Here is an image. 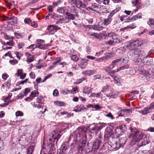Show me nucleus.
<instances>
[{
    "mask_svg": "<svg viewBox=\"0 0 154 154\" xmlns=\"http://www.w3.org/2000/svg\"><path fill=\"white\" fill-rule=\"evenodd\" d=\"M49 15H50L51 17V18L56 20H58L59 18L63 17L62 16L58 15L54 13L52 14L49 13Z\"/></svg>",
    "mask_w": 154,
    "mask_h": 154,
    "instance_id": "obj_19",
    "label": "nucleus"
},
{
    "mask_svg": "<svg viewBox=\"0 0 154 154\" xmlns=\"http://www.w3.org/2000/svg\"><path fill=\"white\" fill-rule=\"evenodd\" d=\"M25 94L23 92H21L20 94H19L17 96L18 98L20 99L22 98L25 95Z\"/></svg>",
    "mask_w": 154,
    "mask_h": 154,
    "instance_id": "obj_56",
    "label": "nucleus"
},
{
    "mask_svg": "<svg viewBox=\"0 0 154 154\" xmlns=\"http://www.w3.org/2000/svg\"><path fill=\"white\" fill-rule=\"evenodd\" d=\"M132 3L135 5L138 6L140 4V0H134L132 1Z\"/></svg>",
    "mask_w": 154,
    "mask_h": 154,
    "instance_id": "obj_34",
    "label": "nucleus"
},
{
    "mask_svg": "<svg viewBox=\"0 0 154 154\" xmlns=\"http://www.w3.org/2000/svg\"><path fill=\"white\" fill-rule=\"evenodd\" d=\"M129 58L128 56L126 57L125 58L122 59V64H126L128 62L129 60Z\"/></svg>",
    "mask_w": 154,
    "mask_h": 154,
    "instance_id": "obj_37",
    "label": "nucleus"
},
{
    "mask_svg": "<svg viewBox=\"0 0 154 154\" xmlns=\"http://www.w3.org/2000/svg\"><path fill=\"white\" fill-rule=\"evenodd\" d=\"M115 83L116 84H120L121 82V79L119 76H115L113 78Z\"/></svg>",
    "mask_w": 154,
    "mask_h": 154,
    "instance_id": "obj_27",
    "label": "nucleus"
},
{
    "mask_svg": "<svg viewBox=\"0 0 154 154\" xmlns=\"http://www.w3.org/2000/svg\"><path fill=\"white\" fill-rule=\"evenodd\" d=\"M61 115H66V117L68 118L70 117L71 116H73V114L69 113L67 112V111H64L61 112Z\"/></svg>",
    "mask_w": 154,
    "mask_h": 154,
    "instance_id": "obj_31",
    "label": "nucleus"
},
{
    "mask_svg": "<svg viewBox=\"0 0 154 154\" xmlns=\"http://www.w3.org/2000/svg\"><path fill=\"white\" fill-rule=\"evenodd\" d=\"M28 79H26L24 81H20L18 82V84L19 85H21V84H23L24 83H26L27 82L28 80Z\"/></svg>",
    "mask_w": 154,
    "mask_h": 154,
    "instance_id": "obj_60",
    "label": "nucleus"
},
{
    "mask_svg": "<svg viewBox=\"0 0 154 154\" xmlns=\"http://www.w3.org/2000/svg\"><path fill=\"white\" fill-rule=\"evenodd\" d=\"M60 29V27L54 25H50L47 27V29L50 32V33L52 35L54 34L57 30Z\"/></svg>",
    "mask_w": 154,
    "mask_h": 154,
    "instance_id": "obj_12",
    "label": "nucleus"
},
{
    "mask_svg": "<svg viewBox=\"0 0 154 154\" xmlns=\"http://www.w3.org/2000/svg\"><path fill=\"white\" fill-rule=\"evenodd\" d=\"M70 12L74 14L75 16H78L77 10L75 8V6L71 7L70 8Z\"/></svg>",
    "mask_w": 154,
    "mask_h": 154,
    "instance_id": "obj_18",
    "label": "nucleus"
},
{
    "mask_svg": "<svg viewBox=\"0 0 154 154\" xmlns=\"http://www.w3.org/2000/svg\"><path fill=\"white\" fill-rule=\"evenodd\" d=\"M149 55L150 54H149L148 53L146 57H143V60L142 61L143 63L144 64H147L148 63H149L148 62L147 60H146V59L147 57H149Z\"/></svg>",
    "mask_w": 154,
    "mask_h": 154,
    "instance_id": "obj_36",
    "label": "nucleus"
},
{
    "mask_svg": "<svg viewBox=\"0 0 154 154\" xmlns=\"http://www.w3.org/2000/svg\"><path fill=\"white\" fill-rule=\"evenodd\" d=\"M24 22L26 23L29 24L31 22V20L30 18H26L24 19Z\"/></svg>",
    "mask_w": 154,
    "mask_h": 154,
    "instance_id": "obj_53",
    "label": "nucleus"
},
{
    "mask_svg": "<svg viewBox=\"0 0 154 154\" xmlns=\"http://www.w3.org/2000/svg\"><path fill=\"white\" fill-rule=\"evenodd\" d=\"M131 52L132 53V57L134 60L137 63L142 61V58L146 55V53L144 51H141L139 48L132 50Z\"/></svg>",
    "mask_w": 154,
    "mask_h": 154,
    "instance_id": "obj_3",
    "label": "nucleus"
},
{
    "mask_svg": "<svg viewBox=\"0 0 154 154\" xmlns=\"http://www.w3.org/2000/svg\"><path fill=\"white\" fill-rule=\"evenodd\" d=\"M71 59L75 61H76L78 60V58L77 57V56L76 55H73L72 56Z\"/></svg>",
    "mask_w": 154,
    "mask_h": 154,
    "instance_id": "obj_57",
    "label": "nucleus"
},
{
    "mask_svg": "<svg viewBox=\"0 0 154 154\" xmlns=\"http://www.w3.org/2000/svg\"><path fill=\"white\" fill-rule=\"evenodd\" d=\"M136 27V26L134 24L129 25L128 26L126 27L127 28L134 29Z\"/></svg>",
    "mask_w": 154,
    "mask_h": 154,
    "instance_id": "obj_64",
    "label": "nucleus"
},
{
    "mask_svg": "<svg viewBox=\"0 0 154 154\" xmlns=\"http://www.w3.org/2000/svg\"><path fill=\"white\" fill-rule=\"evenodd\" d=\"M33 147L32 146H30L29 148L27 149V154H32V150Z\"/></svg>",
    "mask_w": 154,
    "mask_h": 154,
    "instance_id": "obj_48",
    "label": "nucleus"
},
{
    "mask_svg": "<svg viewBox=\"0 0 154 154\" xmlns=\"http://www.w3.org/2000/svg\"><path fill=\"white\" fill-rule=\"evenodd\" d=\"M37 102L38 103H43L44 101L43 98L42 96L38 97L37 98Z\"/></svg>",
    "mask_w": 154,
    "mask_h": 154,
    "instance_id": "obj_41",
    "label": "nucleus"
},
{
    "mask_svg": "<svg viewBox=\"0 0 154 154\" xmlns=\"http://www.w3.org/2000/svg\"><path fill=\"white\" fill-rule=\"evenodd\" d=\"M104 69L107 73H108L111 70V69L110 67H109V66L105 67L104 68Z\"/></svg>",
    "mask_w": 154,
    "mask_h": 154,
    "instance_id": "obj_54",
    "label": "nucleus"
},
{
    "mask_svg": "<svg viewBox=\"0 0 154 154\" xmlns=\"http://www.w3.org/2000/svg\"><path fill=\"white\" fill-rule=\"evenodd\" d=\"M122 132H121V130L119 128L117 127L115 129V133L117 134H121Z\"/></svg>",
    "mask_w": 154,
    "mask_h": 154,
    "instance_id": "obj_49",
    "label": "nucleus"
},
{
    "mask_svg": "<svg viewBox=\"0 0 154 154\" xmlns=\"http://www.w3.org/2000/svg\"><path fill=\"white\" fill-rule=\"evenodd\" d=\"M54 104L57 106H63L65 105V103L63 102L58 101L55 102Z\"/></svg>",
    "mask_w": 154,
    "mask_h": 154,
    "instance_id": "obj_35",
    "label": "nucleus"
},
{
    "mask_svg": "<svg viewBox=\"0 0 154 154\" xmlns=\"http://www.w3.org/2000/svg\"><path fill=\"white\" fill-rule=\"evenodd\" d=\"M61 0H58L57 2H53V5L55 6H57L61 3Z\"/></svg>",
    "mask_w": 154,
    "mask_h": 154,
    "instance_id": "obj_51",
    "label": "nucleus"
},
{
    "mask_svg": "<svg viewBox=\"0 0 154 154\" xmlns=\"http://www.w3.org/2000/svg\"><path fill=\"white\" fill-rule=\"evenodd\" d=\"M88 60L87 59H82L79 63L80 66H86L87 65V61Z\"/></svg>",
    "mask_w": 154,
    "mask_h": 154,
    "instance_id": "obj_28",
    "label": "nucleus"
},
{
    "mask_svg": "<svg viewBox=\"0 0 154 154\" xmlns=\"http://www.w3.org/2000/svg\"><path fill=\"white\" fill-rule=\"evenodd\" d=\"M93 29L96 30H100L103 29V26H100L99 25H93Z\"/></svg>",
    "mask_w": 154,
    "mask_h": 154,
    "instance_id": "obj_29",
    "label": "nucleus"
},
{
    "mask_svg": "<svg viewBox=\"0 0 154 154\" xmlns=\"http://www.w3.org/2000/svg\"><path fill=\"white\" fill-rule=\"evenodd\" d=\"M23 70L22 69H19L17 70V73L15 74V75L18 77L22 74Z\"/></svg>",
    "mask_w": 154,
    "mask_h": 154,
    "instance_id": "obj_44",
    "label": "nucleus"
},
{
    "mask_svg": "<svg viewBox=\"0 0 154 154\" xmlns=\"http://www.w3.org/2000/svg\"><path fill=\"white\" fill-rule=\"evenodd\" d=\"M101 142V140H96L94 142L88 143H87L88 148L89 149H97L99 148Z\"/></svg>",
    "mask_w": 154,
    "mask_h": 154,
    "instance_id": "obj_9",
    "label": "nucleus"
},
{
    "mask_svg": "<svg viewBox=\"0 0 154 154\" xmlns=\"http://www.w3.org/2000/svg\"><path fill=\"white\" fill-rule=\"evenodd\" d=\"M131 134L132 137V140L131 142L133 144L137 143V145L139 146L146 145L149 143L150 141L149 137L145 135L143 136L142 134L138 132L137 129L130 128Z\"/></svg>",
    "mask_w": 154,
    "mask_h": 154,
    "instance_id": "obj_2",
    "label": "nucleus"
},
{
    "mask_svg": "<svg viewBox=\"0 0 154 154\" xmlns=\"http://www.w3.org/2000/svg\"><path fill=\"white\" fill-rule=\"evenodd\" d=\"M89 131L88 134L91 137H92L97 133L100 130V128L99 126L94 124L90 125L89 126Z\"/></svg>",
    "mask_w": 154,
    "mask_h": 154,
    "instance_id": "obj_7",
    "label": "nucleus"
},
{
    "mask_svg": "<svg viewBox=\"0 0 154 154\" xmlns=\"http://www.w3.org/2000/svg\"><path fill=\"white\" fill-rule=\"evenodd\" d=\"M10 63L12 64L15 65L17 63V61L16 60H10L9 61Z\"/></svg>",
    "mask_w": 154,
    "mask_h": 154,
    "instance_id": "obj_63",
    "label": "nucleus"
},
{
    "mask_svg": "<svg viewBox=\"0 0 154 154\" xmlns=\"http://www.w3.org/2000/svg\"><path fill=\"white\" fill-rule=\"evenodd\" d=\"M87 110V109L85 108L83 105H78L76 106L73 110V111L76 112H80L82 111H85Z\"/></svg>",
    "mask_w": 154,
    "mask_h": 154,
    "instance_id": "obj_13",
    "label": "nucleus"
},
{
    "mask_svg": "<svg viewBox=\"0 0 154 154\" xmlns=\"http://www.w3.org/2000/svg\"><path fill=\"white\" fill-rule=\"evenodd\" d=\"M16 116H22L23 115V113L21 111H17L15 113Z\"/></svg>",
    "mask_w": 154,
    "mask_h": 154,
    "instance_id": "obj_50",
    "label": "nucleus"
},
{
    "mask_svg": "<svg viewBox=\"0 0 154 154\" xmlns=\"http://www.w3.org/2000/svg\"><path fill=\"white\" fill-rule=\"evenodd\" d=\"M109 35L112 37V39L114 41L113 42L115 44L116 43L120 42L122 39L120 37H117V35L113 32H111Z\"/></svg>",
    "mask_w": 154,
    "mask_h": 154,
    "instance_id": "obj_11",
    "label": "nucleus"
},
{
    "mask_svg": "<svg viewBox=\"0 0 154 154\" xmlns=\"http://www.w3.org/2000/svg\"><path fill=\"white\" fill-rule=\"evenodd\" d=\"M15 36L16 37V38H21L22 37V35L18 32H15L14 33Z\"/></svg>",
    "mask_w": 154,
    "mask_h": 154,
    "instance_id": "obj_52",
    "label": "nucleus"
},
{
    "mask_svg": "<svg viewBox=\"0 0 154 154\" xmlns=\"http://www.w3.org/2000/svg\"><path fill=\"white\" fill-rule=\"evenodd\" d=\"M96 71L95 70H89L83 71L82 73L85 75H92L96 73Z\"/></svg>",
    "mask_w": 154,
    "mask_h": 154,
    "instance_id": "obj_16",
    "label": "nucleus"
},
{
    "mask_svg": "<svg viewBox=\"0 0 154 154\" xmlns=\"http://www.w3.org/2000/svg\"><path fill=\"white\" fill-rule=\"evenodd\" d=\"M4 38L6 40H12L13 39V37L12 36H10L9 35H6L4 36Z\"/></svg>",
    "mask_w": 154,
    "mask_h": 154,
    "instance_id": "obj_59",
    "label": "nucleus"
},
{
    "mask_svg": "<svg viewBox=\"0 0 154 154\" xmlns=\"http://www.w3.org/2000/svg\"><path fill=\"white\" fill-rule=\"evenodd\" d=\"M31 90L29 88H26L25 89V91L23 92L25 95L27 94Z\"/></svg>",
    "mask_w": 154,
    "mask_h": 154,
    "instance_id": "obj_62",
    "label": "nucleus"
},
{
    "mask_svg": "<svg viewBox=\"0 0 154 154\" xmlns=\"http://www.w3.org/2000/svg\"><path fill=\"white\" fill-rule=\"evenodd\" d=\"M40 49H44V47H41V45L40 44H38V45H30V46L29 47V48H33V49H34L35 48H36L37 47Z\"/></svg>",
    "mask_w": 154,
    "mask_h": 154,
    "instance_id": "obj_38",
    "label": "nucleus"
},
{
    "mask_svg": "<svg viewBox=\"0 0 154 154\" xmlns=\"http://www.w3.org/2000/svg\"><path fill=\"white\" fill-rule=\"evenodd\" d=\"M112 62L116 65L117 63L121 64H122V58L117 59L112 61Z\"/></svg>",
    "mask_w": 154,
    "mask_h": 154,
    "instance_id": "obj_30",
    "label": "nucleus"
},
{
    "mask_svg": "<svg viewBox=\"0 0 154 154\" xmlns=\"http://www.w3.org/2000/svg\"><path fill=\"white\" fill-rule=\"evenodd\" d=\"M66 14L67 16V17H66V18H67L69 19L68 20L69 21L71 20H74L75 18V15L71 13L66 11Z\"/></svg>",
    "mask_w": 154,
    "mask_h": 154,
    "instance_id": "obj_17",
    "label": "nucleus"
},
{
    "mask_svg": "<svg viewBox=\"0 0 154 154\" xmlns=\"http://www.w3.org/2000/svg\"><path fill=\"white\" fill-rule=\"evenodd\" d=\"M83 92L85 94H89L92 92L91 88L90 87L85 86L83 88Z\"/></svg>",
    "mask_w": 154,
    "mask_h": 154,
    "instance_id": "obj_20",
    "label": "nucleus"
},
{
    "mask_svg": "<svg viewBox=\"0 0 154 154\" xmlns=\"http://www.w3.org/2000/svg\"><path fill=\"white\" fill-rule=\"evenodd\" d=\"M69 146V143L68 142H65L62 144L61 148L63 151H66L68 149Z\"/></svg>",
    "mask_w": 154,
    "mask_h": 154,
    "instance_id": "obj_23",
    "label": "nucleus"
},
{
    "mask_svg": "<svg viewBox=\"0 0 154 154\" xmlns=\"http://www.w3.org/2000/svg\"><path fill=\"white\" fill-rule=\"evenodd\" d=\"M129 73L131 75H134L136 73V71L135 70L132 68H130L129 69Z\"/></svg>",
    "mask_w": 154,
    "mask_h": 154,
    "instance_id": "obj_39",
    "label": "nucleus"
},
{
    "mask_svg": "<svg viewBox=\"0 0 154 154\" xmlns=\"http://www.w3.org/2000/svg\"><path fill=\"white\" fill-rule=\"evenodd\" d=\"M143 74L146 77H148L151 74L150 71L145 70Z\"/></svg>",
    "mask_w": 154,
    "mask_h": 154,
    "instance_id": "obj_45",
    "label": "nucleus"
},
{
    "mask_svg": "<svg viewBox=\"0 0 154 154\" xmlns=\"http://www.w3.org/2000/svg\"><path fill=\"white\" fill-rule=\"evenodd\" d=\"M121 8V7H119L116 8L115 9L112 10V12L110 13L109 16L110 17L112 18V16L117 12L119 11Z\"/></svg>",
    "mask_w": 154,
    "mask_h": 154,
    "instance_id": "obj_25",
    "label": "nucleus"
},
{
    "mask_svg": "<svg viewBox=\"0 0 154 154\" xmlns=\"http://www.w3.org/2000/svg\"><path fill=\"white\" fill-rule=\"evenodd\" d=\"M126 137H125L117 138L116 141L115 149L118 150L120 147H122L126 142Z\"/></svg>",
    "mask_w": 154,
    "mask_h": 154,
    "instance_id": "obj_8",
    "label": "nucleus"
},
{
    "mask_svg": "<svg viewBox=\"0 0 154 154\" xmlns=\"http://www.w3.org/2000/svg\"><path fill=\"white\" fill-rule=\"evenodd\" d=\"M115 71L114 70L112 71H111L109 72L108 73H107L110 76H111L113 78L115 77Z\"/></svg>",
    "mask_w": 154,
    "mask_h": 154,
    "instance_id": "obj_46",
    "label": "nucleus"
},
{
    "mask_svg": "<svg viewBox=\"0 0 154 154\" xmlns=\"http://www.w3.org/2000/svg\"><path fill=\"white\" fill-rule=\"evenodd\" d=\"M25 55L27 57L26 62L29 63L33 62L34 60V56L29 52H26Z\"/></svg>",
    "mask_w": 154,
    "mask_h": 154,
    "instance_id": "obj_14",
    "label": "nucleus"
},
{
    "mask_svg": "<svg viewBox=\"0 0 154 154\" xmlns=\"http://www.w3.org/2000/svg\"><path fill=\"white\" fill-rule=\"evenodd\" d=\"M61 135L57 132L55 131H53L51 134L48 136V140L47 141L49 142L48 146L50 144H54L55 142L57 144L58 140L60 138Z\"/></svg>",
    "mask_w": 154,
    "mask_h": 154,
    "instance_id": "obj_4",
    "label": "nucleus"
},
{
    "mask_svg": "<svg viewBox=\"0 0 154 154\" xmlns=\"http://www.w3.org/2000/svg\"><path fill=\"white\" fill-rule=\"evenodd\" d=\"M136 68L140 74H143L144 73L145 70L144 69L143 67L142 66L138 65L137 66Z\"/></svg>",
    "mask_w": 154,
    "mask_h": 154,
    "instance_id": "obj_22",
    "label": "nucleus"
},
{
    "mask_svg": "<svg viewBox=\"0 0 154 154\" xmlns=\"http://www.w3.org/2000/svg\"><path fill=\"white\" fill-rule=\"evenodd\" d=\"M2 44L4 45H8L9 46H13L14 45V43L13 41L11 40L10 42H7L6 43L3 42Z\"/></svg>",
    "mask_w": 154,
    "mask_h": 154,
    "instance_id": "obj_42",
    "label": "nucleus"
},
{
    "mask_svg": "<svg viewBox=\"0 0 154 154\" xmlns=\"http://www.w3.org/2000/svg\"><path fill=\"white\" fill-rule=\"evenodd\" d=\"M138 42L139 41L138 40L135 41H130L127 42V45H125L123 48L125 49L128 48L131 52L132 51V50L137 49V47L140 45V44H139Z\"/></svg>",
    "mask_w": 154,
    "mask_h": 154,
    "instance_id": "obj_6",
    "label": "nucleus"
},
{
    "mask_svg": "<svg viewBox=\"0 0 154 154\" xmlns=\"http://www.w3.org/2000/svg\"><path fill=\"white\" fill-rule=\"evenodd\" d=\"M83 133L84 134L82 136V142L77 147V154H82V152L86 145L87 137L86 134L82 128H78L73 132L69 137L70 139H72L73 141L76 143L80 140V137Z\"/></svg>",
    "mask_w": 154,
    "mask_h": 154,
    "instance_id": "obj_1",
    "label": "nucleus"
},
{
    "mask_svg": "<svg viewBox=\"0 0 154 154\" xmlns=\"http://www.w3.org/2000/svg\"><path fill=\"white\" fill-rule=\"evenodd\" d=\"M58 93V91L57 89H55L53 91V94L54 96H57Z\"/></svg>",
    "mask_w": 154,
    "mask_h": 154,
    "instance_id": "obj_61",
    "label": "nucleus"
},
{
    "mask_svg": "<svg viewBox=\"0 0 154 154\" xmlns=\"http://www.w3.org/2000/svg\"><path fill=\"white\" fill-rule=\"evenodd\" d=\"M125 127L126 126L125 125H122L118 127L121 130V132H122V133H123L125 131Z\"/></svg>",
    "mask_w": 154,
    "mask_h": 154,
    "instance_id": "obj_43",
    "label": "nucleus"
},
{
    "mask_svg": "<svg viewBox=\"0 0 154 154\" xmlns=\"http://www.w3.org/2000/svg\"><path fill=\"white\" fill-rule=\"evenodd\" d=\"M57 11L59 13L63 14L68 11V10L66 7H62L58 8Z\"/></svg>",
    "mask_w": 154,
    "mask_h": 154,
    "instance_id": "obj_21",
    "label": "nucleus"
},
{
    "mask_svg": "<svg viewBox=\"0 0 154 154\" xmlns=\"http://www.w3.org/2000/svg\"><path fill=\"white\" fill-rule=\"evenodd\" d=\"M69 19L66 18H63L60 19V23H68L69 21L68 20Z\"/></svg>",
    "mask_w": 154,
    "mask_h": 154,
    "instance_id": "obj_32",
    "label": "nucleus"
},
{
    "mask_svg": "<svg viewBox=\"0 0 154 154\" xmlns=\"http://www.w3.org/2000/svg\"><path fill=\"white\" fill-rule=\"evenodd\" d=\"M112 20V18L108 16L107 18L104 19L103 23L104 26H106L111 23Z\"/></svg>",
    "mask_w": 154,
    "mask_h": 154,
    "instance_id": "obj_15",
    "label": "nucleus"
},
{
    "mask_svg": "<svg viewBox=\"0 0 154 154\" xmlns=\"http://www.w3.org/2000/svg\"><path fill=\"white\" fill-rule=\"evenodd\" d=\"M114 55V53H108L106 54L104 57L105 60H108L109 59L113 57Z\"/></svg>",
    "mask_w": 154,
    "mask_h": 154,
    "instance_id": "obj_24",
    "label": "nucleus"
},
{
    "mask_svg": "<svg viewBox=\"0 0 154 154\" xmlns=\"http://www.w3.org/2000/svg\"><path fill=\"white\" fill-rule=\"evenodd\" d=\"M85 80V78H82L78 79L75 82V84H79L80 83H81L83 80Z\"/></svg>",
    "mask_w": 154,
    "mask_h": 154,
    "instance_id": "obj_47",
    "label": "nucleus"
},
{
    "mask_svg": "<svg viewBox=\"0 0 154 154\" xmlns=\"http://www.w3.org/2000/svg\"><path fill=\"white\" fill-rule=\"evenodd\" d=\"M154 109V102L151 103L149 106H147L144 108V109L139 111L143 115H145L151 113L150 110Z\"/></svg>",
    "mask_w": 154,
    "mask_h": 154,
    "instance_id": "obj_10",
    "label": "nucleus"
},
{
    "mask_svg": "<svg viewBox=\"0 0 154 154\" xmlns=\"http://www.w3.org/2000/svg\"><path fill=\"white\" fill-rule=\"evenodd\" d=\"M142 15L141 13H139L135 15L134 17H132L131 19H129V20L130 21L131 20L134 21L137 20L138 18H141Z\"/></svg>",
    "mask_w": 154,
    "mask_h": 154,
    "instance_id": "obj_26",
    "label": "nucleus"
},
{
    "mask_svg": "<svg viewBox=\"0 0 154 154\" xmlns=\"http://www.w3.org/2000/svg\"><path fill=\"white\" fill-rule=\"evenodd\" d=\"M106 116L108 117L109 118H110L111 119H114V117L111 113H109L106 115Z\"/></svg>",
    "mask_w": 154,
    "mask_h": 154,
    "instance_id": "obj_58",
    "label": "nucleus"
},
{
    "mask_svg": "<svg viewBox=\"0 0 154 154\" xmlns=\"http://www.w3.org/2000/svg\"><path fill=\"white\" fill-rule=\"evenodd\" d=\"M38 91H34L31 93L30 96L33 99L34 97L37 96H38Z\"/></svg>",
    "mask_w": 154,
    "mask_h": 154,
    "instance_id": "obj_33",
    "label": "nucleus"
},
{
    "mask_svg": "<svg viewBox=\"0 0 154 154\" xmlns=\"http://www.w3.org/2000/svg\"><path fill=\"white\" fill-rule=\"evenodd\" d=\"M147 24L150 26L151 25H154V19H149V20L147 22Z\"/></svg>",
    "mask_w": 154,
    "mask_h": 154,
    "instance_id": "obj_40",
    "label": "nucleus"
},
{
    "mask_svg": "<svg viewBox=\"0 0 154 154\" xmlns=\"http://www.w3.org/2000/svg\"><path fill=\"white\" fill-rule=\"evenodd\" d=\"M69 2L71 5H75L77 8L82 11L86 9V7L88 4L82 0L81 1L80 0H69Z\"/></svg>",
    "mask_w": 154,
    "mask_h": 154,
    "instance_id": "obj_5",
    "label": "nucleus"
},
{
    "mask_svg": "<svg viewBox=\"0 0 154 154\" xmlns=\"http://www.w3.org/2000/svg\"><path fill=\"white\" fill-rule=\"evenodd\" d=\"M29 76L32 79H34L35 78V75L34 73L33 72H32L30 73L29 74Z\"/></svg>",
    "mask_w": 154,
    "mask_h": 154,
    "instance_id": "obj_55",
    "label": "nucleus"
}]
</instances>
